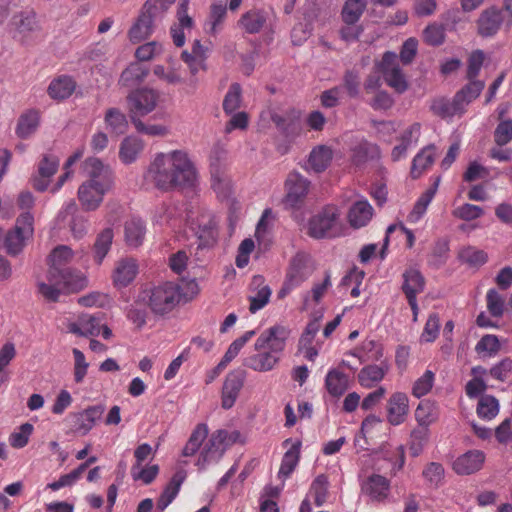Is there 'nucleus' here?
Wrapping results in <instances>:
<instances>
[{"label": "nucleus", "instance_id": "nucleus-30", "mask_svg": "<svg viewBox=\"0 0 512 512\" xmlns=\"http://www.w3.org/2000/svg\"><path fill=\"white\" fill-rule=\"evenodd\" d=\"M325 388L332 397H341L349 388L348 375L337 368L329 369L325 376Z\"/></svg>", "mask_w": 512, "mask_h": 512}, {"label": "nucleus", "instance_id": "nucleus-58", "mask_svg": "<svg viewBox=\"0 0 512 512\" xmlns=\"http://www.w3.org/2000/svg\"><path fill=\"white\" fill-rule=\"evenodd\" d=\"M328 478L324 474L318 475L312 482L310 491L314 496V502L317 507H321L328 495Z\"/></svg>", "mask_w": 512, "mask_h": 512}, {"label": "nucleus", "instance_id": "nucleus-3", "mask_svg": "<svg viewBox=\"0 0 512 512\" xmlns=\"http://www.w3.org/2000/svg\"><path fill=\"white\" fill-rule=\"evenodd\" d=\"M83 173L87 180L79 186L77 196L84 210L94 211L112 189L114 173L109 165L97 157H88L83 162Z\"/></svg>", "mask_w": 512, "mask_h": 512}, {"label": "nucleus", "instance_id": "nucleus-45", "mask_svg": "<svg viewBox=\"0 0 512 512\" xmlns=\"http://www.w3.org/2000/svg\"><path fill=\"white\" fill-rule=\"evenodd\" d=\"M114 238L113 229L108 227L102 230L96 237L94 243V260L100 265L111 249Z\"/></svg>", "mask_w": 512, "mask_h": 512}, {"label": "nucleus", "instance_id": "nucleus-60", "mask_svg": "<svg viewBox=\"0 0 512 512\" xmlns=\"http://www.w3.org/2000/svg\"><path fill=\"white\" fill-rule=\"evenodd\" d=\"M435 374L431 370H426L413 384L412 394L416 398H421L428 394L433 387Z\"/></svg>", "mask_w": 512, "mask_h": 512}, {"label": "nucleus", "instance_id": "nucleus-6", "mask_svg": "<svg viewBox=\"0 0 512 512\" xmlns=\"http://www.w3.org/2000/svg\"><path fill=\"white\" fill-rule=\"evenodd\" d=\"M238 432L229 434L226 430H217L212 433L207 443L200 452L196 466L199 470H204L210 463L218 462L226 448L235 441Z\"/></svg>", "mask_w": 512, "mask_h": 512}, {"label": "nucleus", "instance_id": "nucleus-44", "mask_svg": "<svg viewBox=\"0 0 512 512\" xmlns=\"http://www.w3.org/2000/svg\"><path fill=\"white\" fill-rule=\"evenodd\" d=\"M107 129L115 135H122L127 131L128 120L126 115L118 108H109L104 117Z\"/></svg>", "mask_w": 512, "mask_h": 512}, {"label": "nucleus", "instance_id": "nucleus-46", "mask_svg": "<svg viewBox=\"0 0 512 512\" xmlns=\"http://www.w3.org/2000/svg\"><path fill=\"white\" fill-rule=\"evenodd\" d=\"M484 87L485 82L482 80H468V83L455 94L456 100L460 102L465 110V107L481 94Z\"/></svg>", "mask_w": 512, "mask_h": 512}, {"label": "nucleus", "instance_id": "nucleus-9", "mask_svg": "<svg viewBox=\"0 0 512 512\" xmlns=\"http://www.w3.org/2000/svg\"><path fill=\"white\" fill-rule=\"evenodd\" d=\"M377 67L386 84L396 92L403 93L408 89L407 79L400 68L398 55L395 52H385Z\"/></svg>", "mask_w": 512, "mask_h": 512}, {"label": "nucleus", "instance_id": "nucleus-21", "mask_svg": "<svg viewBox=\"0 0 512 512\" xmlns=\"http://www.w3.org/2000/svg\"><path fill=\"white\" fill-rule=\"evenodd\" d=\"M76 210L77 205L74 200L65 202L57 214V221L63 222L68 216L72 215L70 230L75 238L80 239L87 233V219L81 215L74 216Z\"/></svg>", "mask_w": 512, "mask_h": 512}, {"label": "nucleus", "instance_id": "nucleus-49", "mask_svg": "<svg viewBox=\"0 0 512 512\" xmlns=\"http://www.w3.org/2000/svg\"><path fill=\"white\" fill-rule=\"evenodd\" d=\"M431 109L434 114L443 118L453 117L457 114L464 113V109L460 102L456 100V96L453 97L452 101L447 99L435 100L431 105Z\"/></svg>", "mask_w": 512, "mask_h": 512}, {"label": "nucleus", "instance_id": "nucleus-56", "mask_svg": "<svg viewBox=\"0 0 512 512\" xmlns=\"http://www.w3.org/2000/svg\"><path fill=\"white\" fill-rule=\"evenodd\" d=\"M499 412V402L494 396L485 395L479 399L477 415L483 420H491Z\"/></svg>", "mask_w": 512, "mask_h": 512}, {"label": "nucleus", "instance_id": "nucleus-50", "mask_svg": "<svg viewBox=\"0 0 512 512\" xmlns=\"http://www.w3.org/2000/svg\"><path fill=\"white\" fill-rule=\"evenodd\" d=\"M422 477L429 487L439 488L444 482L445 469L439 462H430L424 467Z\"/></svg>", "mask_w": 512, "mask_h": 512}, {"label": "nucleus", "instance_id": "nucleus-51", "mask_svg": "<svg viewBox=\"0 0 512 512\" xmlns=\"http://www.w3.org/2000/svg\"><path fill=\"white\" fill-rule=\"evenodd\" d=\"M365 8V0H346L341 13L343 22L345 24H356Z\"/></svg>", "mask_w": 512, "mask_h": 512}, {"label": "nucleus", "instance_id": "nucleus-52", "mask_svg": "<svg viewBox=\"0 0 512 512\" xmlns=\"http://www.w3.org/2000/svg\"><path fill=\"white\" fill-rule=\"evenodd\" d=\"M459 260L468 264L470 267H480L488 260V255L485 251L477 249L473 246H467L459 251Z\"/></svg>", "mask_w": 512, "mask_h": 512}, {"label": "nucleus", "instance_id": "nucleus-14", "mask_svg": "<svg viewBox=\"0 0 512 512\" xmlns=\"http://www.w3.org/2000/svg\"><path fill=\"white\" fill-rule=\"evenodd\" d=\"M245 381L243 370H234L227 374L222 387L221 406L230 409L234 406Z\"/></svg>", "mask_w": 512, "mask_h": 512}, {"label": "nucleus", "instance_id": "nucleus-17", "mask_svg": "<svg viewBox=\"0 0 512 512\" xmlns=\"http://www.w3.org/2000/svg\"><path fill=\"white\" fill-rule=\"evenodd\" d=\"M189 0H180L177 7V23L171 27V36L173 43L177 47H182L185 44L184 29H192L194 20L188 15Z\"/></svg>", "mask_w": 512, "mask_h": 512}, {"label": "nucleus", "instance_id": "nucleus-18", "mask_svg": "<svg viewBox=\"0 0 512 512\" xmlns=\"http://www.w3.org/2000/svg\"><path fill=\"white\" fill-rule=\"evenodd\" d=\"M485 461V454L480 450H469L458 456L452 469L457 475H470L479 471Z\"/></svg>", "mask_w": 512, "mask_h": 512}, {"label": "nucleus", "instance_id": "nucleus-37", "mask_svg": "<svg viewBox=\"0 0 512 512\" xmlns=\"http://www.w3.org/2000/svg\"><path fill=\"white\" fill-rule=\"evenodd\" d=\"M227 16V7L223 3H213L210 6L208 18L204 24L207 34L215 36L222 29Z\"/></svg>", "mask_w": 512, "mask_h": 512}, {"label": "nucleus", "instance_id": "nucleus-28", "mask_svg": "<svg viewBox=\"0 0 512 512\" xmlns=\"http://www.w3.org/2000/svg\"><path fill=\"white\" fill-rule=\"evenodd\" d=\"M268 13L263 9H251L238 20L239 27L248 34H257L266 25Z\"/></svg>", "mask_w": 512, "mask_h": 512}, {"label": "nucleus", "instance_id": "nucleus-54", "mask_svg": "<svg viewBox=\"0 0 512 512\" xmlns=\"http://www.w3.org/2000/svg\"><path fill=\"white\" fill-rule=\"evenodd\" d=\"M437 418L435 404L429 400L421 401L415 410V419L419 426H429Z\"/></svg>", "mask_w": 512, "mask_h": 512}, {"label": "nucleus", "instance_id": "nucleus-38", "mask_svg": "<svg viewBox=\"0 0 512 512\" xmlns=\"http://www.w3.org/2000/svg\"><path fill=\"white\" fill-rule=\"evenodd\" d=\"M333 152L325 145H319L312 149L308 159V168L315 173L326 170L332 160Z\"/></svg>", "mask_w": 512, "mask_h": 512}, {"label": "nucleus", "instance_id": "nucleus-13", "mask_svg": "<svg viewBox=\"0 0 512 512\" xmlns=\"http://www.w3.org/2000/svg\"><path fill=\"white\" fill-rule=\"evenodd\" d=\"M314 270L315 263L312 256L300 251L291 259L286 276L301 285L313 274Z\"/></svg>", "mask_w": 512, "mask_h": 512}, {"label": "nucleus", "instance_id": "nucleus-33", "mask_svg": "<svg viewBox=\"0 0 512 512\" xmlns=\"http://www.w3.org/2000/svg\"><path fill=\"white\" fill-rule=\"evenodd\" d=\"M144 149L143 141L137 136H127L119 147V159L125 165L134 163Z\"/></svg>", "mask_w": 512, "mask_h": 512}, {"label": "nucleus", "instance_id": "nucleus-12", "mask_svg": "<svg viewBox=\"0 0 512 512\" xmlns=\"http://www.w3.org/2000/svg\"><path fill=\"white\" fill-rule=\"evenodd\" d=\"M503 24L507 27V19L503 11L496 6L489 7L478 18V33L485 38L492 37L497 34Z\"/></svg>", "mask_w": 512, "mask_h": 512}, {"label": "nucleus", "instance_id": "nucleus-8", "mask_svg": "<svg viewBox=\"0 0 512 512\" xmlns=\"http://www.w3.org/2000/svg\"><path fill=\"white\" fill-rule=\"evenodd\" d=\"M160 98L158 90L152 88H139L127 96V104L131 121L151 113L157 106Z\"/></svg>", "mask_w": 512, "mask_h": 512}, {"label": "nucleus", "instance_id": "nucleus-27", "mask_svg": "<svg viewBox=\"0 0 512 512\" xmlns=\"http://www.w3.org/2000/svg\"><path fill=\"white\" fill-rule=\"evenodd\" d=\"M402 278L403 283L401 289L405 294L406 299L417 298V295L424 291L425 278L418 269L414 267L406 269Z\"/></svg>", "mask_w": 512, "mask_h": 512}, {"label": "nucleus", "instance_id": "nucleus-55", "mask_svg": "<svg viewBox=\"0 0 512 512\" xmlns=\"http://www.w3.org/2000/svg\"><path fill=\"white\" fill-rule=\"evenodd\" d=\"M242 102V88L239 83H233L230 85L224 100L223 110L226 114H233L236 112Z\"/></svg>", "mask_w": 512, "mask_h": 512}, {"label": "nucleus", "instance_id": "nucleus-23", "mask_svg": "<svg viewBox=\"0 0 512 512\" xmlns=\"http://www.w3.org/2000/svg\"><path fill=\"white\" fill-rule=\"evenodd\" d=\"M291 443L290 448L285 452L281 465L278 471V478L281 479L283 482L290 477V475L293 473L295 468L298 465L299 459H300V449L302 446V443L300 440L292 441V439H286L283 442L284 446H287Z\"/></svg>", "mask_w": 512, "mask_h": 512}, {"label": "nucleus", "instance_id": "nucleus-26", "mask_svg": "<svg viewBox=\"0 0 512 512\" xmlns=\"http://www.w3.org/2000/svg\"><path fill=\"white\" fill-rule=\"evenodd\" d=\"M183 210L179 204L169 203L161 205L155 212L153 222L159 226L177 227L182 220Z\"/></svg>", "mask_w": 512, "mask_h": 512}, {"label": "nucleus", "instance_id": "nucleus-35", "mask_svg": "<svg viewBox=\"0 0 512 512\" xmlns=\"http://www.w3.org/2000/svg\"><path fill=\"white\" fill-rule=\"evenodd\" d=\"M138 266L134 259L120 260L113 273V281L117 287L128 286L136 277Z\"/></svg>", "mask_w": 512, "mask_h": 512}, {"label": "nucleus", "instance_id": "nucleus-24", "mask_svg": "<svg viewBox=\"0 0 512 512\" xmlns=\"http://www.w3.org/2000/svg\"><path fill=\"white\" fill-rule=\"evenodd\" d=\"M68 330L78 336L96 337L101 332V318L95 315L82 314L77 321L68 325Z\"/></svg>", "mask_w": 512, "mask_h": 512}, {"label": "nucleus", "instance_id": "nucleus-4", "mask_svg": "<svg viewBox=\"0 0 512 512\" xmlns=\"http://www.w3.org/2000/svg\"><path fill=\"white\" fill-rule=\"evenodd\" d=\"M84 282L81 272L55 266L49 268L47 281L37 282V290L46 301L56 302L63 292L82 288Z\"/></svg>", "mask_w": 512, "mask_h": 512}, {"label": "nucleus", "instance_id": "nucleus-41", "mask_svg": "<svg viewBox=\"0 0 512 512\" xmlns=\"http://www.w3.org/2000/svg\"><path fill=\"white\" fill-rule=\"evenodd\" d=\"M13 23L17 32L23 36L37 32L40 29L37 14L33 10L21 11L13 17Z\"/></svg>", "mask_w": 512, "mask_h": 512}, {"label": "nucleus", "instance_id": "nucleus-25", "mask_svg": "<svg viewBox=\"0 0 512 512\" xmlns=\"http://www.w3.org/2000/svg\"><path fill=\"white\" fill-rule=\"evenodd\" d=\"M374 209L370 203L361 198L354 202L348 211V222L355 229L366 226L373 217Z\"/></svg>", "mask_w": 512, "mask_h": 512}, {"label": "nucleus", "instance_id": "nucleus-39", "mask_svg": "<svg viewBox=\"0 0 512 512\" xmlns=\"http://www.w3.org/2000/svg\"><path fill=\"white\" fill-rule=\"evenodd\" d=\"M155 19L142 9L141 14L129 30V38L132 42H140L150 36L153 31Z\"/></svg>", "mask_w": 512, "mask_h": 512}, {"label": "nucleus", "instance_id": "nucleus-43", "mask_svg": "<svg viewBox=\"0 0 512 512\" xmlns=\"http://www.w3.org/2000/svg\"><path fill=\"white\" fill-rule=\"evenodd\" d=\"M440 183V177L436 178L434 183L421 194V196L418 198L416 203L414 204V207L409 215V218L411 221H418L422 216L426 213V210L433 200Z\"/></svg>", "mask_w": 512, "mask_h": 512}, {"label": "nucleus", "instance_id": "nucleus-62", "mask_svg": "<svg viewBox=\"0 0 512 512\" xmlns=\"http://www.w3.org/2000/svg\"><path fill=\"white\" fill-rule=\"evenodd\" d=\"M153 73L160 80L170 85H177L183 81L179 69L175 67L165 68L162 65H156L153 69Z\"/></svg>", "mask_w": 512, "mask_h": 512}, {"label": "nucleus", "instance_id": "nucleus-32", "mask_svg": "<svg viewBox=\"0 0 512 512\" xmlns=\"http://www.w3.org/2000/svg\"><path fill=\"white\" fill-rule=\"evenodd\" d=\"M39 124V112L35 109L27 110L19 116L15 133L20 139H28L37 131Z\"/></svg>", "mask_w": 512, "mask_h": 512}, {"label": "nucleus", "instance_id": "nucleus-40", "mask_svg": "<svg viewBox=\"0 0 512 512\" xmlns=\"http://www.w3.org/2000/svg\"><path fill=\"white\" fill-rule=\"evenodd\" d=\"M435 160V146L428 145L421 149L413 158L410 174L416 179L429 168Z\"/></svg>", "mask_w": 512, "mask_h": 512}, {"label": "nucleus", "instance_id": "nucleus-59", "mask_svg": "<svg viewBox=\"0 0 512 512\" xmlns=\"http://www.w3.org/2000/svg\"><path fill=\"white\" fill-rule=\"evenodd\" d=\"M487 309L491 316L500 318L505 311V303L503 297L495 288H491L486 294Z\"/></svg>", "mask_w": 512, "mask_h": 512}, {"label": "nucleus", "instance_id": "nucleus-57", "mask_svg": "<svg viewBox=\"0 0 512 512\" xmlns=\"http://www.w3.org/2000/svg\"><path fill=\"white\" fill-rule=\"evenodd\" d=\"M159 473V466L157 464L152 465H139L133 464L131 467V476L134 481H142L148 485L152 483Z\"/></svg>", "mask_w": 512, "mask_h": 512}, {"label": "nucleus", "instance_id": "nucleus-34", "mask_svg": "<svg viewBox=\"0 0 512 512\" xmlns=\"http://www.w3.org/2000/svg\"><path fill=\"white\" fill-rule=\"evenodd\" d=\"M388 372V365L370 364L364 366L358 373V381L364 388H372L383 380Z\"/></svg>", "mask_w": 512, "mask_h": 512}, {"label": "nucleus", "instance_id": "nucleus-64", "mask_svg": "<svg viewBox=\"0 0 512 512\" xmlns=\"http://www.w3.org/2000/svg\"><path fill=\"white\" fill-rule=\"evenodd\" d=\"M495 143L502 147L512 141V119L501 120L494 131Z\"/></svg>", "mask_w": 512, "mask_h": 512}, {"label": "nucleus", "instance_id": "nucleus-47", "mask_svg": "<svg viewBox=\"0 0 512 512\" xmlns=\"http://www.w3.org/2000/svg\"><path fill=\"white\" fill-rule=\"evenodd\" d=\"M207 436L208 426L205 423L198 424L192 431L187 443L185 444L182 450V455L184 457L194 456L199 451Z\"/></svg>", "mask_w": 512, "mask_h": 512}, {"label": "nucleus", "instance_id": "nucleus-11", "mask_svg": "<svg viewBox=\"0 0 512 512\" xmlns=\"http://www.w3.org/2000/svg\"><path fill=\"white\" fill-rule=\"evenodd\" d=\"M104 410L102 405H93L80 412L71 413L68 420L73 432L81 436L87 435L102 418Z\"/></svg>", "mask_w": 512, "mask_h": 512}, {"label": "nucleus", "instance_id": "nucleus-15", "mask_svg": "<svg viewBox=\"0 0 512 512\" xmlns=\"http://www.w3.org/2000/svg\"><path fill=\"white\" fill-rule=\"evenodd\" d=\"M310 182L298 172H292L285 181L286 196L284 203L287 206H297L306 196Z\"/></svg>", "mask_w": 512, "mask_h": 512}, {"label": "nucleus", "instance_id": "nucleus-7", "mask_svg": "<svg viewBox=\"0 0 512 512\" xmlns=\"http://www.w3.org/2000/svg\"><path fill=\"white\" fill-rule=\"evenodd\" d=\"M339 211L333 205L325 206L308 221V235L314 239L329 238L335 235Z\"/></svg>", "mask_w": 512, "mask_h": 512}, {"label": "nucleus", "instance_id": "nucleus-29", "mask_svg": "<svg viewBox=\"0 0 512 512\" xmlns=\"http://www.w3.org/2000/svg\"><path fill=\"white\" fill-rule=\"evenodd\" d=\"M146 224L139 217H132L124 225V237L127 246L137 248L144 242L146 236Z\"/></svg>", "mask_w": 512, "mask_h": 512}, {"label": "nucleus", "instance_id": "nucleus-61", "mask_svg": "<svg viewBox=\"0 0 512 512\" xmlns=\"http://www.w3.org/2000/svg\"><path fill=\"white\" fill-rule=\"evenodd\" d=\"M484 213L482 207L470 203H465L455 208L453 216L465 221H472L480 218Z\"/></svg>", "mask_w": 512, "mask_h": 512}, {"label": "nucleus", "instance_id": "nucleus-1", "mask_svg": "<svg viewBox=\"0 0 512 512\" xmlns=\"http://www.w3.org/2000/svg\"><path fill=\"white\" fill-rule=\"evenodd\" d=\"M145 179L158 190L169 192L177 188L194 187L198 173L186 151L173 150L155 155L145 173Z\"/></svg>", "mask_w": 512, "mask_h": 512}, {"label": "nucleus", "instance_id": "nucleus-16", "mask_svg": "<svg viewBox=\"0 0 512 512\" xmlns=\"http://www.w3.org/2000/svg\"><path fill=\"white\" fill-rule=\"evenodd\" d=\"M251 294L248 296L250 302L249 311L255 314L263 309L270 301L272 290L265 284L262 275H255L250 283Z\"/></svg>", "mask_w": 512, "mask_h": 512}, {"label": "nucleus", "instance_id": "nucleus-31", "mask_svg": "<svg viewBox=\"0 0 512 512\" xmlns=\"http://www.w3.org/2000/svg\"><path fill=\"white\" fill-rule=\"evenodd\" d=\"M380 157V148L378 145L365 139H361L351 148V160L356 166L378 159Z\"/></svg>", "mask_w": 512, "mask_h": 512}, {"label": "nucleus", "instance_id": "nucleus-2", "mask_svg": "<svg viewBox=\"0 0 512 512\" xmlns=\"http://www.w3.org/2000/svg\"><path fill=\"white\" fill-rule=\"evenodd\" d=\"M290 334L291 329L282 324L265 329L254 343L256 353L244 358L243 365L256 372L273 370L281 359Z\"/></svg>", "mask_w": 512, "mask_h": 512}, {"label": "nucleus", "instance_id": "nucleus-20", "mask_svg": "<svg viewBox=\"0 0 512 512\" xmlns=\"http://www.w3.org/2000/svg\"><path fill=\"white\" fill-rule=\"evenodd\" d=\"M58 167L59 159L55 155H44L38 164L37 174L33 177L34 188L40 192L45 191Z\"/></svg>", "mask_w": 512, "mask_h": 512}, {"label": "nucleus", "instance_id": "nucleus-10", "mask_svg": "<svg viewBox=\"0 0 512 512\" xmlns=\"http://www.w3.org/2000/svg\"><path fill=\"white\" fill-rule=\"evenodd\" d=\"M361 492L373 504L385 503L391 492V482L383 475L373 473L360 482Z\"/></svg>", "mask_w": 512, "mask_h": 512}, {"label": "nucleus", "instance_id": "nucleus-48", "mask_svg": "<svg viewBox=\"0 0 512 512\" xmlns=\"http://www.w3.org/2000/svg\"><path fill=\"white\" fill-rule=\"evenodd\" d=\"M255 334V330H249L239 338L235 339L229 345L221 361L217 364V370H223L239 354L240 350Z\"/></svg>", "mask_w": 512, "mask_h": 512}, {"label": "nucleus", "instance_id": "nucleus-63", "mask_svg": "<svg viewBox=\"0 0 512 512\" xmlns=\"http://www.w3.org/2000/svg\"><path fill=\"white\" fill-rule=\"evenodd\" d=\"M440 331V321L439 316L436 313H432L429 315L423 332L421 334V341L426 343H431L436 340Z\"/></svg>", "mask_w": 512, "mask_h": 512}, {"label": "nucleus", "instance_id": "nucleus-5", "mask_svg": "<svg viewBox=\"0 0 512 512\" xmlns=\"http://www.w3.org/2000/svg\"><path fill=\"white\" fill-rule=\"evenodd\" d=\"M182 295V289L177 283L164 282L147 290L144 299L154 314L163 316L180 303Z\"/></svg>", "mask_w": 512, "mask_h": 512}, {"label": "nucleus", "instance_id": "nucleus-53", "mask_svg": "<svg viewBox=\"0 0 512 512\" xmlns=\"http://www.w3.org/2000/svg\"><path fill=\"white\" fill-rule=\"evenodd\" d=\"M30 235H25L18 230H10L7 232L4 240L6 251L11 256H16L22 252L26 240L30 238Z\"/></svg>", "mask_w": 512, "mask_h": 512}, {"label": "nucleus", "instance_id": "nucleus-19", "mask_svg": "<svg viewBox=\"0 0 512 512\" xmlns=\"http://www.w3.org/2000/svg\"><path fill=\"white\" fill-rule=\"evenodd\" d=\"M409 413V399L404 392L393 393L387 406V420L393 426L401 425L405 422Z\"/></svg>", "mask_w": 512, "mask_h": 512}, {"label": "nucleus", "instance_id": "nucleus-42", "mask_svg": "<svg viewBox=\"0 0 512 512\" xmlns=\"http://www.w3.org/2000/svg\"><path fill=\"white\" fill-rule=\"evenodd\" d=\"M149 73V69L140 64H130L121 74L119 84L124 87H133L145 80Z\"/></svg>", "mask_w": 512, "mask_h": 512}, {"label": "nucleus", "instance_id": "nucleus-36", "mask_svg": "<svg viewBox=\"0 0 512 512\" xmlns=\"http://www.w3.org/2000/svg\"><path fill=\"white\" fill-rule=\"evenodd\" d=\"M76 87L75 81L66 75L59 76L48 86V95L54 100H64L72 95Z\"/></svg>", "mask_w": 512, "mask_h": 512}, {"label": "nucleus", "instance_id": "nucleus-22", "mask_svg": "<svg viewBox=\"0 0 512 512\" xmlns=\"http://www.w3.org/2000/svg\"><path fill=\"white\" fill-rule=\"evenodd\" d=\"M186 477L187 473L183 469H179L173 474L157 500L156 507L159 512H163L175 500Z\"/></svg>", "mask_w": 512, "mask_h": 512}]
</instances>
